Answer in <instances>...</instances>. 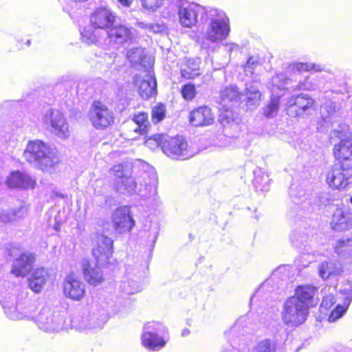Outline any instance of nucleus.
<instances>
[{
	"label": "nucleus",
	"mask_w": 352,
	"mask_h": 352,
	"mask_svg": "<svg viewBox=\"0 0 352 352\" xmlns=\"http://www.w3.org/2000/svg\"><path fill=\"white\" fill-rule=\"evenodd\" d=\"M332 154L336 164L352 167V138H343L335 144Z\"/></svg>",
	"instance_id": "4468645a"
},
{
	"label": "nucleus",
	"mask_w": 352,
	"mask_h": 352,
	"mask_svg": "<svg viewBox=\"0 0 352 352\" xmlns=\"http://www.w3.org/2000/svg\"><path fill=\"white\" fill-rule=\"evenodd\" d=\"M350 221L346 214L342 209H337L333 215L331 221L332 228L335 230H347L349 228Z\"/></svg>",
	"instance_id": "bb28decb"
},
{
	"label": "nucleus",
	"mask_w": 352,
	"mask_h": 352,
	"mask_svg": "<svg viewBox=\"0 0 352 352\" xmlns=\"http://www.w3.org/2000/svg\"><path fill=\"white\" fill-rule=\"evenodd\" d=\"M179 93L182 99L188 102L195 100L198 94L197 86L191 82L184 83L181 87Z\"/></svg>",
	"instance_id": "c756f323"
},
{
	"label": "nucleus",
	"mask_w": 352,
	"mask_h": 352,
	"mask_svg": "<svg viewBox=\"0 0 352 352\" xmlns=\"http://www.w3.org/2000/svg\"><path fill=\"white\" fill-rule=\"evenodd\" d=\"M135 30L126 23H115L107 31L109 41L115 44L125 45L132 43L135 39Z\"/></svg>",
	"instance_id": "9d476101"
},
{
	"label": "nucleus",
	"mask_w": 352,
	"mask_h": 352,
	"mask_svg": "<svg viewBox=\"0 0 352 352\" xmlns=\"http://www.w3.org/2000/svg\"><path fill=\"white\" fill-rule=\"evenodd\" d=\"M144 144L151 149L160 147L165 155L173 160H183L190 156L187 141L179 136L156 133L146 137Z\"/></svg>",
	"instance_id": "f03ea898"
},
{
	"label": "nucleus",
	"mask_w": 352,
	"mask_h": 352,
	"mask_svg": "<svg viewBox=\"0 0 352 352\" xmlns=\"http://www.w3.org/2000/svg\"><path fill=\"white\" fill-rule=\"evenodd\" d=\"M350 201H351V203L352 204V195H351V199H350Z\"/></svg>",
	"instance_id": "49530a36"
},
{
	"label": "nucleus",
	"mask_w": 352,
	"mask_h": 352,
	"mask_svg": "<svg viewBox=\"0 0 352 352\" xmlns=\"http://www.w3.org/2000/svg\"><path fill=\"white\" fill-rule=\"evenodd\" d=\"M259 65V62L254 60L253 57H250L245 65V67L248 68L250 70H253L256 67Z\"/></svg>",
	"instance_id": "79ce46f5"
},
{
	"label": "nucleus",
	"mask_w": 352,
	"mask_h": 352,
	"mask_svg": "<svg viewBox=\"0 0 352 352\" xmlns=\"http://www.w3.org/2000/svg\"><path fill=\"white\" fill-rule=\"evenodd\" d=\"M141 338L142 345L149 350H160L166 344V341L155 333L144 332Z\"/></svg>",
	"instance_id": "393cba45"
},
{
	"label": "nucleus",
	"mask_w": 352,
	"mask_h": 352,
	"mask_svg": "<svg viewBox=\"0 0 352 352\" xmlns=\"http://www.w3.org/2000/svg\"><path fill=\"white\" fill-rule=\"evenodd\" d=\"M292 69L293 72H305L314 69V66L307 63H296L292 64Z\"/></svg>",
	"instance_id": "4c0bfd02"
},
{
	"label": "nucleus",
	"mask_w": 352,
	"mask_h": 352,
	"mask_svg": "<svg viewBox=\"0 0 352 352\" xmlns=\"http://www.w3.org/2000/svg\"><path fill=\"white\" fill-rule=\"evenodd\" d=\"M230 31L229 19H212L206 31V38L212 43L226 39Z\"/></svg>",
	"instance_id": "dca6fc26"
},
{
	"label": "nucleus",
	"mask_w": 352,
	"mask_h": 352,
	"mask_svg": "<svg viewBox=\"0 0 352 352\" xmlns=\"http://www.w3.org/2000/svg\"><path fill=\"white\" fill-rule=\"evenodd\" d=\"M50 274L49 270L45 267L35 269L28 278V286L34 293H40L47 283Z\"/></svg>",
	"instance_id": "aec40b11"
},
{
	"label": "nucleus",
	"mask_w": 352,
	"mask_h": 352,
	"mask_svg": "<svg viewBox=\"0 0 352 352\" xmlns=\"http://www.w3.org/2000/svg\"><path fill=\"white\" fill-rule=\"evenodd\" d=\"M317 291L318 287L311 284L298 285L294 295L285 304L282 316L284 322L293 327L303 323L310 307L314 306V298Z\"/></svg>",
	"instance_id": "f257e3e1"
},
{
	"label": "nucleus",
	"mask_w": 352,
	"mask_h": 352,
	"mask_svg": "<svg viewBox=\"0 0 352 352\" xmlns=\"http://www.w3.org/2000/svg\"><path fill=\"white\" fill-rule=\"evenodd\" d=\"M81 40L87 45H91L98 42V36L91 28H84L81 32Z\"/></svg>",
	"instance_id": "72a5a7b5"
},
{
	"label": "nucleus",
	"mask_w": 352,
	"mask_h": 352,
	"mask_svg": "<svg viewBox=\"0 0 352 352\" xmlns=\"http://www.w3.org/2000/svg\"><path fill=\"white\" fill-rule=\"evenodd\" d=\"M166 117V107L162 103H158L151 109V120L154 124L162 121Z\"/></svg>",
	"instance_id": "473e14b6"
},
{
	"label": "nucleus",
	"mask_w": 352,
	"mask_h": 352,
	"mask_svg": "<svg viewBox=\"0 0 352 352\" xmlns=\"http://www.w3.org/2000/svg\"><path fill=\"white\" fill-rule=\"evenodd\" d=\"M336 302V298L333 294H328L322 297L320 305V311L322 313L329 311Z\"/></svg>",
	"instance_id": "f704fd0d"
},
{
	"label": "nucleus",
	"mask_w": 352,
	"mask_h": 352,
	"mask_svg": "<svg viewBox=\"0 0 352 352\" xmlns=\"http://www.w3.org/2000/svg\"><path fill=\"white\" fill-rule=\"evenodd\" d=\"M254 184L256 187H258V177H255L254 179Z\"/></svg>",
	"instance_id": "a18cd8bd"
},
{
	"label": "nucleus",
	"mask_w": 352,
	"mask_h": 352,
	"mask_svg": "<svg viewBox=\"0 0 352 352\" xmlns=\"http://www.w3.org/2000/svg\"><path fill=\"white\" fill-rule=\"evenodd\" d=\"M89 120L95 129L104 130L113 125L115 116L104 102L94 100L89 111Z\"/></svg>",
	"instance_id": "39448f33"
},
{
	"label": "nucleus",
	"mask_w": 352,
	"mask_h": 352,
	"mask_svg": "<svg viewBox=\"0 0 352 352\" xmlns=\"http://www.w3.org/2000/svg\"><path fill=\"white\" fill-rule=\"evenodd\" d=\"M280 106V96H272L267 104L263 109V115L267 118L275 116Z\"/></svg>",
	"instance_id": "c85d7f7f"
},
{
	"label": "nucleus",
	"mask_w": 352,
	"mask_h": 352,
	"mask_svg": "<svg viewBox=\"0 0 352 352\" xmlns=\"http://www.w3.org/2000/svg\"><path fill=\"white\" fill-rule=\"evenodd\" d=\"M164 0H140L142 8L148 12H153L163 4Z\"/></svg>",
	"instance_id": "c9c22d12"
},
{
	"label": "nucleus",
	"mask_w": 352,
	"mask_h": 352,
	"mask_svg": "<svg viewBox=\"0 0 352 352\" xmlns=\"http://www.w3.org/2000/svg\"><path fill=\"white\" fill-rule=\"evenodd\" d=\"M111 223L115 232L119 234L131 232L135 226V221L130 206L116 208L111 214Z\"/></svg>",
	"instance_id": "6e6552de"
},
{
	"label": "nucleus",
	"mask_w": 352,
	"mask_h": 352,
	"mask_svg": "<svg viewBox=\"0 0 352 352\" xmlns=\"http://www.w3.org/2000/svg\"><path fill=\"white\" fill-rule=\"evenodd\" d=\"M126 57L133 65L142 64L144 58L143 50L140 47L131 48L126 52Z\"/></svg>",
	"instance_id": "2f4dec72"
},
{
	"label": "nucleus",
	"mask_w": 352,
	"mask_h": 352,
	"mask_svg": "<svg viewBox=\"0 0 352 352\" xmlns=\"http://www.w3.org/2000/svg\"><path fill=\"white\" fill-rule=\"evenodd\" d=\"M118 2L124 8L130 7L134 0H117Z\"/></svg>",
	"instance_id": "c03bdc74"
},
{
	"label": "nucleus",
	"mask_w": 352,
	"mask_h": 352,
	"mask_svg": "<svg viewBox=\"0 0 352 352\" xmlns=\"http://www.w3.org/2000/svg\"><path fill=\"white\" fill-rule=\"evenodd\" d=\"M178 16L181 25L185 28H192L195 26L198 21V11L197 8L191 6L179 8Z\"/></svg>",
	"instance_id": "5701e85b"
},
{
	"label": "nucleus",
	"mask_w": 352,
	"mask_h": 352,
	"mask_svg": "<svg viewBox=\"0 0 352 352\" xmlns=\"http://www.w3.org/2000/svg\"><path fill=\"white\" fill-rule=\"evenodd\" d=\"M352 179V167L334 164L327 172L325 182L332 190H342L350 184Z\"/></svg>",
	"instance_id": "20e7f679"
},
{
	"label": "nucleus",
	"mask_w": 352,
	"mask_h": 352,
	"mask_svg": "<svg viewBox=\"0 0 352 352\" xmlns=\"http://www.w3.org/2000/svg\"><path fill=\"white\" fill-rule=\"evenodd\" d=\"M201 61L198 58H188L181 65L180 75L184 80H194L200 74Z\"/></svg>",
	"instance_id": "4be33fe9"
},
{
	"label": "nucleus",
	"mask_w": 352,
	"mask_h": 352,
	"mask_svg": "<svg viewBox=\"0 0 352 352\" xmlns=\"http://www.w3.org/2000/svg\"><path fill=\"white\" fill-rule=\"evenodd\" d=\"M15 212H3L0 215L1 221L3 223H8L13 219Z\"/></svg>",
	"instance_id": "37998d69"
},
{
	"label": "nucleus",
	"mask_w": 352,
	"mask_h": 352,
	"mask_svg": "<svg viewBox=\"0 0 352 352\" xmlns=\"http://www.w3.org/2000/svg\"><path fill=\"white\" fill-rule=\"evenodd\" d=\"M131 120L136 124V127L132 129L131 126H126L122 131V135L128 140H135L133 133L140 135H146L151 129V124L148 120V114L145 111L134 113Z\"/></svg>",
	"instance_id": "9b49d317"
},
{
	"label": "nucleus",
	"mask_w": 352,
	"mask_h": 352,
	"mask_svg": "<svg viewBox=\"0 0 352 352\" xmlns=\"http://www.w3.org/2000/svg\"><path fill=\"white\" fill-rule=\"evenodd\" d=\"M134 84L138 87V94L142 99L148 100L155 96L157 91L155 82H151L148 80H142L138 76H135Z\"/></svg>",
	"instance_id": "b1692460"
},
{
	"label": "nucleus",
	"mask_w": 352,
	"mask_h": 352,
	"mask_svg": "<svg viewBox=\"0 0 352 352\" xmlns=\"http://www.w3.org/2000/svg\"><path fill=\"white\" fill-rule=\"evenodd\" d=\"M82 270L85 281L90 285L98 286L104 280L100 268L97 266H93L88 261L82 263Z\"/></svg>",
	"instance_id": "412c9836"
},
{
	"label": "nucleus",
	"mask_w": 352,
	"mask_h": 352,
	"mask_svg": "<svg viewBox=\"0 0 352 352\" xmlns=\"http://www.w3.org/2000/svg\"><path fill=\"white\" fill-rule=\"evenodd\" d=\"M246 96L245 104L247 107L258 105L261 98V94L257 89L252 87L247 88L245 90Z\"/></svg>",
	"instance_id": "7c9ffc66"
},
{
	"label": "nucleus",
	"mask_w": 352,
	"mask_h": 352,
	"mask_svg": "<svg viewBox=\"0 0 352 352\" xmlns=\"http://www.w3.org/2000/svg\"><path fill=\"white\" fill-rule=\"evenodd\" d=\"M137 186L135 179L130 174L123 179L118 180L115 184V189L124 193L133 194L135 192Z\"/></svg>",
	"instance_id": "a878e982"
},
{
	"label": "nucleus",
	"mask_w": 352,
	"mask_h": 352,
	"mask_svg": "<svg viewBox=\"0 0 352 352\" xmlns=\"http://www.w3.org/2000/svg\"><path fill=\"white\" fill-rule=\"evenodd\" d=\"M276 344L270 340L260 342L256 347L255 352H276Z\"/></svg>",
	"instance_id": "e433bc0d"
},
{
	"label": "nucleus",
	"mask_w": 352,
	"mask_h": 352,
	"mask_svg": "<svg viewBox=\"0 0 352 352\" xmlns=\"http://www.w3.org/2000/svg\"><path fill=\"white\" fill-rule=\"evenodd\" d=\"M49 122L52 128V132L61 138H67L69 136L68 123L63 114L58 110L52 111L49 115Z\"/></svg>",
	"instance_id": "f3484780"
},
{
	"label": "nucleus",
	"mask_w": 352,
	"mask_h": 352,
	"mask_svg": "<svg viewBox=\"0 0 352 352\" xmlns=\"http://www.w3.org/2000/svg\"><path fill=\"white\" fill-rule=\"evenodd\" d=\"M36 261L34 253L25 252L21 253L12 265L10 273L16 277H26L33 268Z\"/></svg>",
	"instance_id": "2eb2a0df"
},
{
	"label": "nucleus",
	"mask_w": 352,
	"mask_h": 352,
	"mask_svg": "<svg viewBox=\"0 0 352 352\" xmlns=\"http://www.w3.org/2000/svg\"><path fill=\"white\" fill-rule=\"evenodd\" d=\"M118 16L109 7H96L89 14V25L94 30H105L116 23Z\"/></svg>",
	"instance_id": "1a4fd4ad"
},
{
	"label": "nucleus",
	"mask_w": 352,
	"mask_h": 352,
	"mask_svg": "<svg viewBox=\"0 0 352 352\" xmlns=\"http://www.w3.org/2000/svg\"><path fill=\"white\" fill-rule=\"evenodd\" d=\"M64 295L73 300L79 301L85 296V288L83 283L74 274H68L63 285Z\"/></svg>",
	"instance_id": "f8f14e48"
},
{
	"label": "nucleus",
	"mask_w": 352,
	"mask_h": 352,
	"mask_svg": "<svg viewBox=\"0 0 352 352\" xmlns=\"http://www.w3.org/2000/svg\"><path fill=\"white\" fill-rule=\"evenodd\" d=\"M345 247H346V241L344 240H340L337 242L334 248V250L337 254H340L344 252Z\"/></svg>",
	"instance_id": "a19ab883"
},
{
	"label": "nucleus",
	"mask_w": 352,
	"mask_h": 352,
	"mask_svg": "<svg viewBox=\"0 0 352 352\" xmlns=\"http://www.w3.org/2000/svg\"><path fill=\"white\" fill-rule=\"evenodd\" d=\"M339 293L343 296L342 303L338 304L328 315V321L334 322L342 318L347 311L352 301V290L351 288L340 289Z\"/></svg>",
	"instance_id": "6ab92c4d"
},
{
	"label": "nucleus",
	"mask_w": 352,
	"mask_h": 352,
	"mask_svg": "<svg viewBox=\"0 0 352 352\" xmlns=\"http://www.w3.org/2000/svg\"><path fill=\"white\" fill-rule=\"evenodd\" d=\"M237 96L238 92L232 87H226L221 94V98L223 100H232Z\"/></svg>",
	"instance_id": "58836bf2"
},
{
	"label": "nucleus",
	"mask_w": 352,
	"mask_h": 352,
	"mask_svg": "<svg viewBox=\"0 0 352 352\" xmlns=\"http://www.w3.org/2000/svg\"><path fill=\"white\" fill-rule=\"evenodd\" d=\"M110 172L116 179L120 180L129 175L132 174L133 166L131 163L127 162H122L113 165L110 168Z\"/></svg>",
	"instance_id": "cd10ccee"
},
{
	"label": "nucleus",
	"mask_w": 352,
	"mask_h": 352,
	"mask_svg": "<svg viewBox=\"0 0 352 352\" xmlns=\"http://www.w3.org/2000/svg\"><path fill=\"white\" fill-rule=\"evenodd\" d=\"M24 155L28 162L37 163L43 171H51L60 162L55 149L38 140L28 142Z\"/></svg>",
	"instance_id": "7ed1b4c3"
},
{
	"label": "nucleus",
	"mask_w": 352,
	"mask_h": 352,
	"mask_svg": "<svg viewBox=\"0 0 352 352\" xmlns=\"http://www.w3.org/2000/svg\"><path fill=\"white\" fill-rule=\"evenodd\" d=\"M319 274L323 279H327L330 276L331 272H329L328 262L322 263L320 265L319 267Z\"/></svg>",
	"instance_id": "ea45409f"
},
{
	"label": "nucleus",
	"mask_w": 352,
	"mask_h": 352,
	"mask_svg": "<svg viewBox=\"0 0 352 352\" xmlns=\"http://www.w3.org/2000/svg\"><path fill=\"white\" fill-rule=\"evenodd\" d=\"M91 254L98 265L103 267H109L112 264L111 258L113 254V241L104 234H98Z\"/></svg>",
	"instance_id": "423d86ee"
},
{
	"label": "nucleus",
	"mask_w": 352,
	"mask_h": 352,
	"mask_svg": "<svg viewBox=\"0 0 352 352\" xmlns=\"http://www.w3.org/2000/svg\"><path fill=\"white\" fill-rule=\"evenodd\" d=\"M6 182L8 186L12 189H34L36 185L34 179L19 170L11 172Z\"/></svg>",
	"instance_id": "a211bd4d"
},
{
	"label": "nucleus",
	"mask_w": 352,
	"mask_h": 352,
	"mask_svg": "<svg viewBox=\"0 0 352 352\" xmlns=\"http://www.w3.org/2000/svg\"><path fill=\"white\" fill-rule=\"evenodd\" d=\"M316 107V101L307 94H300L289 98L286 109L292 118H300L310 113Z\"/></svg>",
	"instance_id": "0eeeda50"
},
{
	"label": "nucleus",
	"mask_w": 352,
	"mask_h": 352,
	"mask_svg": "<svg viewBox=\"0 0 352 352\" xmlns=\"http://www.w3.org/2000/svg\"><path fill=\"white\" fill-rule=\"evenodd\" d=\"M188 121L195 127L207 126L214 122V116L208 106L201 105L189 112Z\"/></svg>",
	"instance_id": "ddd939ff"
}]
</instances>
